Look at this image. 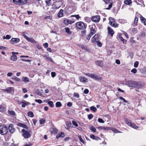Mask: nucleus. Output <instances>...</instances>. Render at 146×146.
<instances>
[{"mask_svg":"<svg viewBox=\"0 0 146 146\" xmlns=\"http://www.w3.org/2000/svg\"><path fill=\"white\" fill-rule=\"evenodd\" d=\"M8 132L7 127L5 124L0 125V133L2 135L6 134Z\"/></svg>","mask_w":146,"mask_h":146,"instance_id":"nucleus-1","label":"nucleus"},{"mask_svg":"<svg viewBox=\"0 0 146 146\" xmlns=\"http://www.w3.org/2000/svg\"><path fill=\"white\" fill-rule=\"evenodd\" d=\"M85 75L86 76L95 80H100L102 79V77L100 76L93 74L86 73L85 74Z\"/></svg>","mask_w":146,"mask_h":146,"instance_id":"nucleus-2","label":"nucleus"},{"mask_svg":"<svg viewBox=\"0 0 146 146\" xmlns=\"http://www.w3.org/2000/svg\"><path fill=\"white\" fill-rule=\"evenodd\" d=\"M125 123L128 126L135 129H137L139 128L138 126H137L134 123H132L131 121L127 118H125Z\"/></svg>","mask_w":146,"mask_h":146,"instance_id":"nucleus-3","label":"nucleus"},{"mask_svg":"<svg viewBox=\"0 0 146 146\" xmlns=\"http://www.w3.org/2000/svg\"><path fill=\"white\" fill-rule=\"evenodd\" d=\"M76 25L78 29L82 30L85 29L86 27V25H85L82 22H79L76 23Z\"/></svg>","mask_w":146,"mask_h":146,"instance_id":"nucleus-4","label":"nucleus"},{"mask_svg":"<svg viewBox=\"0 0 146 146\" xmlns=\"http://www.w3.org/2000/svg\"><path fill=\"white\" fill-rule=\"evenodd\" d=\"M23 133V135L25 138L27 139L31 136L30 134V131H27L25 129H23L22 130Z\"/></svg>","mask_w":146,"mask_h":146,"instance_id":"nucleus-5","label":"nucleus"},{"mask_svg":"<svg viewBox=\"0 0 146 146\" xmlns=\"http://www.w3.org/2000/svg\"><path fill=\"white\" fill-rule=\"evenodd\" d=\"M109 19L110 20L109 24L111 26L115 27L117 26V25L115 23V20L114 19L111 17H110Z\"/></svg>","mask_w":146,"mask_h":146,"instance_id":"nucleus-6","label":"nucleus"},{"mask_svg":"<svg viewBox=\"0 0 146 146\" xmlns=\"http://www.w3.org/2000/svg\"><path fill=\"white\" fill-rule=\"evenodd\" d=\"M136 82L131 80H129L127 83V85L129 87H135Z\"/></svg>","mask_w":146,"mask_h":146,"instance_id":"nucleus-7","label":"nucleus"},{"mask_svg":"<svg viewBox=\"0 0 146 146\" xmlns=\"http://www.w3.org/2000/svg\"><path fill=\"white\" fill-rule=\"evenodd\" d=\"M91 19L92 21L94 22L98 23L100 20V17L98 15L92 16Z\"/></svg>","mask_w":146,"mask_h":146,"instance_id":"nucleus-8","label":"nucleus"},{"mask_svg":"<svg viewBox=\"0 0 146 146\" xmlns=\"http://www.w3.org/2000/svg\"><path fill=\"white\" fill-rule=\"evenodd\" d=\"M99 38V35L98 34H96L92 38L91 42L93 43L97 42Z\"/></svg>","mask_w":146,"mask_h":146,"instance_id":"nucleus-9","label":"nucleus"},{"mask_svg":"<svg viewBox=\"0 0 146 146\" xmlns=\"http://www.w3.org/2000/svg\"><path fill=\"white\" fill-rule=\"evenodd\" d=\"M42 56L43 57L46 58V59L48 60H49L53 63H54V61L52 58L49 56V54H48L46 53L43 54Z\"/></svg>","mask_w":146,"mask_h":146,"instance_id":"nucleus-10","label":"nucleus"},{"mask_svg":"<svg viewBox=\"0 0 146 146\" xmlns=\"http://www.w3.org/2000/svg\"><path fill=\"white\" fill-rule=\"evenodd\" d=\"M8 129L9 131L11 133H13L15 131V129L14 128L13 124H10L9 126Z\"/></svg>","mask_w":146,"mask_h":146,"instance_id":"nucleus-11","label":"nucleus"},{"mask_svg":"<svg viewBox=\"0 0 146 146\" xmlns=\"http://www.w3.org/2000/svg\"><path fill=\"white\" fill-rule=\"evenodd\" d=\"M20 41V39L18 38H13L11 41V43L13 44H16Z\"/></svg>","mask_w":146,"mask_h":146,"instance_id":"nucleus-12","label":"nucleus"},{"mask_svg":"<svg viewBox=\"0 0 146 146\" xmlns=\"http://www.w3.org/2000/svg\"><path fill=\"white\" fill-rule=\"evenodd\" d=\"M60 2L59 1L57 2H56L55 5H53V8L52 9H58L61 6L59 4Z\"/></svg>","mask_w":146,"mask_h":146,"instance_id":"nucleus-13","label":"nucleus"},{"mask_svg":"<svg viewBox=\"0 0 146 146\" xmlns=\"http://www.w3.org/2000/svg\"><path fill=\"white\" fill-rule=\"evenodd\" d=\"M74 22V21L69 20L67 19H65L64 21V23L68 25V24H71Z\"/></svg>","mask_w":146,"mask_h":146,"instance_id":"nucleus-14","label":"nucleus"},{"mask_svg":"<svg viewBox=\"0 0 146 146\" xmlns=\"http://www.w3.org/2000/svg\"><path fill=\"white\" fill-rule=\"evenodd\" d=\"M14 88L13 87H9L8 88L3 90L7 92L10 93L14 91Z\"/></svg>","mask_w":146,"mask_h":146,"instance_id":"nucleus-15","label":"nucleus"},{"mask_svg":"<svg viewBox=\"0 0 146 146\" xmlns=\"http://www.w3.org/2000/svg\"><path fill=\"white\" fill-rule=\"evenodd\" d=\"M95 25H92L90 27V34H91L92 36L96 32L95 30Z\"/></svg>","mask_w":146,"mask_h":146,"instance_id":"nucleus-16","label":"nucleus"},{"mask_svg":"<svg viewBox=\"0 0 146 146\" xmlns=\"http://www.w3.org/2000/svg\"><path fill=\"white\" fill-rule=\"evenodd\" d=\"M108 33L109 35L112 36L114 33L113 30L110 27L108 28Z\"/></svg>","mask_w":146,"mask_h":146,"instance_id":"nucleus-17","label":"nucleus"},{"mask_svg":"<svg viewBox=\"0 0 146 146\" xmlns=\"http://www.w3.org/2000/svg\"><path fill=\"white\" fill-rule=\"evenodd\" d=\"M65 135L64 132H61L59 133L56 136V139H58L60 137H63Z\"/></svg>","mask_w":146,"mask_h":146,"instance_id":"nucleus-18","label":"nucleus"},{"mask_svg":"<svg viewBox=\"0 0 146 146\" xmlns=\"http://www.w3.org/2000/svg\"><path fill=\"white\" fill-rule=\"evenodd\" d=\"M27 0H19V5H24L27 3Z\"/></svg>","mask_w":146,"mask_h":146,"instance_id":"nucleus-19","label":"nucleus"},{"mask_svg":"<svg viewBox=\"0 0 146 146\" xmlns=\"http://www.w3.org/2000/svg\"><path fill=\"white\" fill-rule=\"evenodd\" d=\"M18 126L22 127L24 128H25L26 129H28V127L27 126V125L24 124L19 123L17 124Z\"/></svg>","mask_w":146,"mask_h":146,"instance_id":"nucleus-20","label":"nucleus"},{"mask_svg":"<svg viewBox=\"0 0 146 146\" xmlns=\"http://www.w3.org/2000/svg\"><path fill=\"white\" fill-rule=\"evenodd\" d=\"M6 107L3 105H1L0 106V112H3L6 111Z\"/></svg>","mask_w":146,"mask_h":146,"instance_id":"nucleus-21","label":"nucleus"},{"mask_svg":"<svg viewBox=\"0 0 146 146\" xmlns=\"http://www.w3.org/2000/svg\"><path fill=\"white\" fill-rule=\"evenodd\" d=\"M79 79L80 81L82 82H88V79L83 77L81 76L80 78Z\"/></svg>","mask_w":146,"mask_h":146,"instance_id":"nucleus-22","label":"nucleus"},{"mask_svg":"<svg viewBox=\"0 0 146 146\" xmlns=\"http://www.w3.org/2000/svg\"><path fill=\"white\" fill-rule=\"evenodd\" d=\"M26 39L28 42H31L35 44L36 43V41L32 38H29L28 37Z\"/></svg>","mask_w":146,"mask_h":146,"instance_id":"nucleus-23","label":"nucleus"},{"mask_svg":"<svg viewBox=\"0 0 146 146\" xmlns=\"http://www.w3.org/2000/svg\"><path fill=\"white\" fill-rule=\"evenodd\" d=\"M63 10L62 9L60 10L58 14V16L59 17H61L63 16Z\"/></svg>","mask_w":146,"mask_h":146,"instance_id":"nucleus-24","label":"nucleus"},{"mask_svg":"<svg viewBox=\"0 0 146 146\" xmlns=\"http://www.w3.org/2000/svg\"><path fill=\"white\" fill-rule=\"evenodd\" d=\"M17 56L14 54H12L11 57V60L13 61H15L17 59Z\"/></svg>","mask_w":146,"mask_h":146,"instance_id":"nucleus-25","label":"nucleus"},{"mask_svg":"<svg viewBox=\"0 0 146 146\" xmlns=\"http://www.w3.org/2000/svg\"><path fill=\"white\" fill-rule=\"evenodd\" d=\"M66 125L67 126V127H66V128L67 130H69L70 127H71V125H72V124L70 122H67L66 123Z\"/></svg>","mask_w":146,"mask_h":146,"instance_id":"nucleus-26","label":"nucleus"},{"mask_svg":"<svg viewBox=\"0 0 146 146\" xmlns=\"http://www.w3.org/2000/svg\"><path fill=\"white\" fill-rule=\"evenodd\" d=\"M95 63L97 66H103V63L101 61H97Z\"/></svg>","mask_w":146,"mask_h":146,"instance_id":"nucleus-27","label":"nucleus"},{"mask_svg":"<svg viewBox=\"0 0 146 146\" xmlns=\"http://www.w3.org/2000/svg\"><path fill=\"white\" fill-rule=\"evenodd\" d=\"M22 80L23 82L27 83L29 81V79L27 77H24L22 78Z\"/></svg>","mask_w":146,"mask_h":146,"instance_id":"nucleus-28","label":"nucleus"},{"mask_svg":"<svg viewBox=\"0 0 146 146\" xmlns=\"http://www.w3.org/2000/svg\"><path fill=\"white\" fill-rule=\"evenodd\" d=\"M124 2L125 4L127 5H130L131 4L132 1L131 0H125Z\"/></svg>","mask_w":146,"mask_h":146,"instance_id":"nucleus-29","label":"nucleus"},{"mask_svg":"<svg viewBox=\"0 0 146 146\" xmlns=\"http://www.w3.org/2000/svg\"><path fill=\"white\" fill-rule=\"evenodd\" d=\"M8 113L12 116H14L15 115V111L12 110L10 111L9 110L8 111Z\"/></svg>","mask_w":146,"mask_h":146,"instance_id":"nucleus-30","label":"nucleus"},{"mask_svg":"<svg viewBox=\"0 0 146 146\" xmlns=\"http://www.w3.org/2000/svg\"><path fill=\"white\" fill-rule=\"evenodd\" d=\"M66 32L69 35H71L72 32L70 31L69 28L67 27L64 28Z\"/></svg>","mask_w":146,"mask_h":146,"instance_id":"nucleus-31","label":"nucleus"},{"mask_svg":"<svg viewBox=\"0 0 146 146\" xmlns=\"http://www.w3.org/2000/svg\"><path fill=\"white\" fill-rule=\"evenodd\" d=\"M143 87L142 85L140 84L139 83L136 82V85L135 88H141Z\"/></svg>","mask_w":146,"mask_h":146,"instance_id":"nucleus-32","label":"nucleus"},{"mask_svg":"<svg viewBox=\"0 0 146 146\" xmlns=\"http://www.w3.org/2000/svg\"><path fill=\"white\" fill-rule=\"evenodd\" d=\"M138 21V18L137 17H135L134 22V26H136L137 25Z\"/></svg>","mask_w":146,"mask_h":146,"instance_id":"nucleus-33","label":"nucleus"},{"mask_svg":"<svg viewBox=\"0 0 146 146\" xmlns=\"http://www.w3.org/2000/svg\"><path fill=\"white\" fill-rule=\"evenodd\" d=\"M118 22L121 24H123L126 23L127 21L123 19H119L118 20Z\"/></svg>","mask_w":146,"mask_h":146,"instance_id":"nucleus-34","label":"nucleus"},{"mask_svg":"<svg viewBox=\"0 0 146 146\" xmlns=\"http://www.w3.org/2000/svg\"><path fill=\"white\" fill-rule=\"evenodd\" d=\"M98 128L99 129H101V130H108V128L107 127H104V126H102V127H99Z\"/></svg>","mask_w":146,"mask_h":146,"instance_id":"nucleus-35","label":"nucleus"},{"mask_svg":"<svg viewBox=\"0 0 146 146\" xmlns=\"http://www.w3.org/2000/svg\"><path fill=\"white\" fill-rule=\"evenodd\" d=\"M48 104L49 106L51 108H52L54 106L53 102L52 101H49L48 102Z\"/></svg>","mask_w":146,"mask_h":146,"instance_id":"nucleus-36","label":"nucleus"},{"mask_svg":"<svg viewBox=\"0 0 146 146\" xmlns=\"http://www.w3.org/2000/svg\"><path fill=\"white\" fill-rule=\"evenodd\" d=\"M90 129L92 131L94 132H96V128L93 126H90Z\"/></svg>","mask_w":146,"mask_h":146,"instance_id":"nucleus-37","label":"nucleus"},{"mask_svg":"<svg viewBox=\"0 0 146 146\" xmlns=\"http://www.w3.org/2000/svg\"><path fill=\"white\" fill-rule=\"evenodd\" d=\"M78 137L80 140V141L82 142L83 144L85 143L84 141L82 139V136L81 135H78Z\"/></svg>","mask_w":146,"mask_h":146,"instance_id":"nucleus-38","label":"nucleus"},{"mask_svg":"<svg viewBox=\"0 0 146 146\" xmlns=\"http://www.w3.org/2000/svg\"><path fill=\"white\" fill-rule=\"evenodd\" d=\"M28 115L31 117H34V115L32 111H29L28 113Z\"/></svg>","mask_w":146,"mask_h":146,"instance_id":"nucleus-39","label":"nucleus"},{"mask_svg":"<svg viewBox=\"0 0 146 146\" xmlns=\"http://www.w3.org/2000/svg\"><path fill=\"white\" fill-rule=\"evenodd\" d=\"M51 0H45V2L46 5L48 6H49L50 5V2Z\"/></svg>","mask_w":146,"mask_h":146,"instance_id":"nucleus-40","label":"nucleus"},{"mask_svg":"<svg viewBox=\"0 0 146 146\" xmlns=\"http://www.w3.org/2000/svg\"><path fill=\"white\" fill-rule=\"evenodd\" d=\"M62 106V104L60 102H56V107H60Z\"/></svg>","mask_w":146,"mask_h":146,"instance_id":"nucleus-41","label":"nucleus"},{"mask_svg":"<svg viewBox=\"0 0 146 146\" xmlns=\"http://www.w3.org/2000/svg\"><path fill=\"white\" fill-rule=\"evenodd\" d=\"M12 79L15 80L16 81L19 82L20 79L16 76H14L12 78Z\"/></svg>","mask_w":146,"mask_h":146,"instance_id":"nucleus-42","label":"nucleus"},{"mask_svg":"<svg viewBox=\"0 0 146 146\" xmlns=\"http://www.w3.org/2000/svg\"><path fill=\"white\" fill-rule=\"evenodd\" d=\"M90 110L94 112H95L97 110V109L95 107L92 106L90 107Z\"/></svg>","mask_w":146,"mask_h":146,"instance_id":"nucleus-43","label":"nucleus"},{"mask_svg":"<svg viewBox=\"0 0 146 146\" xmlns=\"http://www.w3.org/2000/svg\"><path fill=\"white\" fill-rule=\"evenodd\" d=\"M92 36V35L89 34L87 35L86 36V39H87V40H90V38Z\"/></svg>","mask_w":146,"mask_h":146,"instance_id":"nucleus-44","label":"nucleus"},{"mask_svg":"<svg viewBox=\"0 0 146 146\" xmlns=\"http://www.w3.org/2000/svg\"><path fill=\"white\" fill-rule=\"evenodd\" d=\"M85 20L87 22L89 23L90 21V18L89 17H86L84 18Z\"/></svg>","mask_w":146,"mask_h":146,"instance_id":"nucleus-45","label":"nucleus"},{"mask_svg":"<svg viewBox=\"0 0 146 146\" xmlns=\"http://www.w3.org/2000/svg\"><path fill=\"white\" fill-rule=\"evenodd\" d=\"M45 120L44 119H40L39 122L41 124H42L44 123Z\"/></svg>","mask_w":146,"mask_h":146,"instance_id":"nucleus-46","label":"nucleus"},{"mask_svg":"<svg viewBox=\"0 0 146 146\" xmlns=\"http://www.w3.org/2000/svg\"><path fill=\"white\" fill-rule=\"evenodd\" d=\"M140 20L142 22L144 23L145 22V19L142 16L140 17Z\"/></svg>","mask_w":146,"mask_h":146,"instance_id":"nucleus-47","label":"nucleus"},{"mask_svg":"<svg viewBox=\"0 0 146 146\" xmlns=\"http://www.w3.org/2000/svg\"><path fill=\"white\" fill-rule=\"evenodd\" d=\"M13 2L15 4L17 5H19V0H13Z\"/></svg>","mask_w":146,"mask_h":146,"instance_id":"nucleus-48","label":"nucleus"},{"mask_svg":"<svg viewBox=\"0 0 146 146\" xmlns=\"http://www.w3.org/2000/svg\"><path fill=\"white\" fill-rule=\"evenodd\" d=\"M112 131L114 132V133H121V132L119 131H118V130L115 129H112Z\"/></svg>","mask_w":146,"mask_h":146,"instance_id":"nucleus-49","label":"nucleus"},{"mask_svg":"<svg viewBox=\"0 0 146 146\" xmlns=\"http://www.w3.org/2000/svg\"><path fill=\"white\" fill-rule=\"evenodd\" d=\"M72 123L73 125L75 126L76 127H77L78 126V125L75 121L73 120L72 121Z\"/></svg>","mask_w":146,"mask_h":146,"instance_id":"nucleus-50","label":"nucleus"},{"mask_svg":"<svg viewBox=\"0 0 146 146\" xmlns=\"http://www.w3.org/2000/svg\"><path fill=\"white\" fill-rule=\"evenodd\" d=\"M74 96L77 98H78L79 97V95L78 94L75 92L74 94Z\"/></svg>","mask_w":146,"mask_h":146,"instance_id":"nucleus-51","label":"nucleus"},{"mask_svg":"<svg viewBox=\"0 0 146 146\" xmlns=\"http://www.w3.org/2000/svg\"><path fill=\"white\" fill-rule=\"evenodd\" d=\"M139 64V62L138 61H136L134 63V66L135 68L138 67Z\"/></svg>","mask_w":146,"mask_h":146,"instance_id":"nucleus-52","label":"nucleus"},{"mask_svg":"<svg viewBox=\"0 0 146 146\" xmlns=\"http://www.w3.org/2000/svg\"><path fill=\"white\" fill-rule=\"evenodd\" d=\"M131 72L133 73L134 74H135L137 72V70L136 68H133L131 70Z\"/></svg>","mask_w":146,"mask_h":146,"instance_id":"nucleus-53","label":"nucleus"},{"mask_svg":"<svg viewBox=\"0 0 146 146\" xmlns=\"http://www.w3.org/2000/svg\"><path fill=\"white\" fill-rule=\"evenodd\" d=\"M98 121L100 123H104V122L103 120L102 119L100 118H98Z\"/></svg>","mask_w":146,"mask_h":146,"instance_id":"nucleus-54","label":"nucleus"},{"mask_svg":"<svg viewBox=\"0 0 146 146\" xmlns=\"http://www.w3.org/2000/svg\"><path fill=\"white\" fill-rule=\"evenodd\" d=\"M93 117V115L92 114H90L88 115V118L89 119H91Z\"/></svg>","mask_w":146,"mask_h":146,"instance_id":"nucleus-55","label":"nucleus"},{"mask_svg":"<svg viewBox=\"0 0 146 146\" xmlns=\"http://www.w3.org/2000/svg\"><path fill=\"white\" fill-rule=\"evenodd\" d=\"M97 43V44L98 46L99 47H101L102 46V43L99 41H98L96 42Z\"/></svg>","mask_w":146,"mask_h":146,"instance_id":"nucleus-56","label":"nucleus"},{"mask_svg":"<svg viewBox=\"0 0 146 146\" xmlns=\"http://www.w3.org/2000/svg\"><path fill=\"white\" fill-rule=\"evenodd\" d=\"M21 60H22L23 61L28 62H31V60H26L23 59H21Z\"/></svg>","mask_w":146,"mask_h":146,"instance_id":"nucleus-57","label":"nucleus"},{"mask_svg":"<svg viewBox=\"0 0 146 146\" xmlns=\"http://www.w3.org/2000/svg\"><path fill=\"white\" fill-rule=\"evenodd\" d=\"M44 19H48L52 20V17L51 16H47Z\"/></svg>","mask_w":146,"mask_h":146,"instance_id":"nucleus-58","label":"nucleus"},{"mask_svg":"<svg viewBox=\"0 0 146 146\" xmlns=\"http://www.w3.org/2000/svg\"><path fill=\"white\" fill-rule=\"evenodd\" d=\"M119 99L121 100H122L124 102L127 103V101L126 100L123 98L122 97H120Z\"/></svg>","mask_w":146,"mask_h":146,"instance_id":"nucleus-59","label":"nucleus"},{"mask_svg":"<svg viewBox=\"0 0 146 146\" xmlns=\"http://www.w3.org/2000/svg\"><path fill=\"white\" fill-rule=\"evenodd\" d=\"M24 104H25V107L26 106H28L30 104V103L27 101L24 100Z\"/></svg>","mask_w":146,"mask_h":146,"instance_id":"nucleus-60","label":"nucleus"},{"mask_svg":"<svg viewBox=\"0 0 146 146\" xmlns=\"http://www.w3.org/2000/svg\"><path fill=\"white\" fill-rule=\"evenodd\" d=\"M58 131V130L55 128H53L52 129V132L53 133H57Z\"/></svg>","mask_w":146,"mask_h":146,"instance_id":"nucleus-61","label":"nucleus"},{"mask_svg":"<svg viewBox=\"0 0 146 146\" xmlns=\"http://www.w3.org/2000/svg\"><path fill=\"white\" fill-rule=\"evenodd\" d=\"M71 16L72 17H75L77 19H79L80 18V17L78 15H72Z\"/></svg>","mask_w":146,"mask_h":146,"instance_id":"nucleus-62","label":"nucleus"},{"mask_svg":"<svg viewBox=\"0 0 146 146\" xmlns=\"http://www.w3.org/2000/svg\"><path fill=\"white\" fill-rule=\"evenodd\" d=\"M35 101L36 102H38L39 104H41L42 102V101L41 100H40V99L35 100Z\"/></svg>","mask_w":146,"mask_h":146,"instance_id":"nucleus-63","label":"nucleus"},{"mask_svg":"<svg viewBox=\"0 0 146 146\" xmlns=\"http://www.w3.org/2000/svg\"><path fill=\"white\" fill-rule=\"evenodd\" d=\"M51 74L52 77L53 78L54 77L56 76V73L54 72H52Z\"/></svg>","mask_w":146,"mask_h":146,"instance_id":"nucleus-64","label":"nucleus"}]
</instances>
